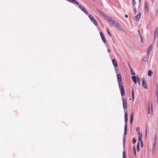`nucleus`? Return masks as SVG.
I'll use <instances>...</instances> for the list:
<instances>
[{
    "mask_svg": "<svg viewBox=\"0 0 158 158\" xmlns=\"http://www.w3.org/2000/svg\"><path fill=\"white\" fill-rule=\"evenodd\" d=\"M127 127H124V133L123 137H125V136L127 134Z\"/></svg>",
    "mask_w": 158,
    "mask_h": 158,
    "instance_id": "412c9836",
    "label": "nucleus"
},
{
    "mask_svg": "<svg viewBox=\"0 0 158 158\" xmlns=\"http://www.w3.org/2000/svg\"><path fill=\"white\" fill-rule=\"evenodd\" d=\"M142 85L143 87L147 89L148 88V86L146 84V81L145 80L144 78L143 77L142 79Z\"/></svg>",
    "mask_w": 158,
    "mask_h": 158,
    "instance_id": "423d86ee",
    "label": "nucleus"
},
{
    "mask_svg": "<svg viewBox=\"0 0 158 158\" xmlns=\"http://www.w3.org/2000/svg\"><path fill=\"white\" fill-rule=\"evenodd\" d=\"M110 49H107V51L108 52H110Z\"/></svg>",
    "mask_w": 158,
    "mask_h": 158,
    "instance_id": "09e8293b",
    "label": "nucleus"
},
{
    "mask_svg": "<svg viewBox=\"0 0 158 158\" xmlns=\"http://www.w3.org/2000/svg\"><path fill=\"white\" fill-rule=\"evenodd\" d=\"M133 151L134 152V154L135 156V158H137L136 157V149L135 148V147L134 146L133 147Z\"/></svg>",
    "mask_w": 158,
    "mask_h": 158,
    "instance_id": "b1692460",
    "label": "nucleus"
},
{
    "mask_svg": "<svg viewBox=\"0 0 158 158\" xmlns=\"http://www.w3.org/2000/svg\"><path fill=\"white\" fill-rule=\"evenodd\" d=\"M128 65L130 68V70H131V75H133V76H135V73L134 72L132 69L131 67V66L129 64Z\"/></svg>",
    "mask_w": 158,
    "mask_h": 158,
    "instance_id": "dca6fc26",
    "label": "nucleus"
},
{
    "mask_svg": "<svg viewBox=\"0 0 158 158\" xmlns=\"http://www.w3.org/2000/svg\"><path fill=\"white\" fill-rule=\"evenodd\" d=\"M140 146L141 147H143V142H140Z\"/></svg>",
    "mask_w": 158,
    "mask_h": 158,
    "instance_id": "58836bf2",
    "label": "nucleus"
},
{
    "mask_svg": "<svg viewBox=\"0 0 158 158\" xmlns=\"http://www.w3.org/2000/svg\"><path fill=\"white\" fill-rule=\"evenodd\" d=\"M132 3L133 5V7H135V5L136 4V2L135 0H132Z\"/></svg>",
    "mask_w": 158,
    "mask_h": 158,
    "instance_id": "c756f323",
    "label": "nucleus"
},
{
    "mask_svg": "<svg viewBox=\"0 0 158 158\" xmlns=\"http://www.w3.org/2000/svg\"><path fill=\"white\" fill-rule=\"evenodd\" d=\"M156 101L158 104V88L157 87L156 91Z\"/></svg>",
    "mask_w": 158,
    "mask_h": 158,
    "instance_id": "a211bd4d",
    "label": "nucleus"
},
{
    "mask_svg": "<svg viewBox=\"0 0 158 158\" xmlns=\"http://www.w3.org/2000/svg\"><path fill=\"white\" fill-rule=\"evenodd\" d=\"M155 146L156 145H155V144H153V145L152 147V150H154V149H155Z\"/></svg>",
    "mask_w": 158,
    "mask_h": 158,
    "instance_id": "c9c22d12",
    "label": "nucleus"
},
{
    "mask_svg": "<svg viewBox=\"0 0 158 158\" xmlns=\"http://www.w3.org/2000/svg\"><path fill=\"white\" fill-rule=\"evenodd\" d=\"M133 120H130V124H132L133 122Z\"/></svg>",
    "mask_w": 158,
    "mask_h": 158,
    "instance_id": "37998d69",
    "label": "nucleus"
},
{
    "mask_svg": "<svg viewBox=\"0 0 158 158\" xmlns=\"http://www.w3.org/2000/svg\"><path fill=\"white\" fill-rule=\"evenodd\" d=\"M152 72L151 70H149L148 71V76L150 77L152 75Z\"/></svg>",
    "mask_w": 158,
    "mask_h": 158,
    "instance_id": "aec40b11",
    "label": "nucleus"
},
{
    "mask_svg": "<svg viewBox=\"0 0 158 158\" xmlns=\"http://www.w3.org/2000/svg\"><path fill=\"white\" fill-rule=\"evenodd\" d=\"M134 10H133V12L134 14H135L136 13V9L135 8V7H134Z\"/></svg>",
    "mask_w": 158,
    "mask_h": 158,
    "instance_id": "72a5a7b5",
    "label": "nucleus"
},
{
    "mask_svg": "<svg viewBox=\"0 0 158 158\" xmlns=\"http://www.w3.org/2000/svg\"><path fill=\"white\" fill-rule=\"evenodd\" d=\"M133 114L132 113L130 115V120H133Z\"/></svg>",
    "mask_w": 158,
    "mask_h": 158,
    "instance_id": "c85d7f7f",
    "label": "nucleus"
},
{
    "mask_svg": "<svg viewBox=\"0 0 158 158\" xmlns=\"http://www.w3.org/2000/svg\"><path fill=\"white\" fill-rule=\"evenodd\" d=\"M139 35H140V38L141 39V42H142V40H143V39H142L143 36H142V35H141V34L140 33H139Z\"/></svg>",
    "mask_w": 158,
    "mask_h": 158,
    "instance_id": "4c0bfd02",
    "label": "nucleus"
},
{
    "mask_svg": "<svg viewBox=\"0 0 158 158\" xmlns=\"http://www.w3.org/2000/svg\"><path fill=\"white\" fill-rule=\"evenodd\" d=\"M156 135L155 136V140L154 141V142H153V144H155V145H156Z\"/></svg>",
    "mask_w": 158,
    "mask_h": 158,
    "instance_id": "cd10ccee",
    "label": "nucleus"
},
{
    "mask_svg": "<svg viewBox=\"0 0 158 158\" xmlns=\"http://www.w3.org/2000/svg\"><path fill=\"white\" fill-rule=\"evenodd\" d=\"M123 105L124 109H126L127 108V102L126 99L124 98H123Z\"/></svg>",
    "mask_w": 158,
    "mask_h": 158,
    "instance_id": "0eeeda50",
    "label": "nucleus"
},
{
    "mask_svg": "<svg viewBox=\"0 0 158 158\" xmlns=\"http://www.w3.org/2000/svg\"><path fill=\"white\" fill-rule=\"evenodd\" d=\"M88 17L94 25L97 26L98 24L97 22L93 16L89 14L88 15Z\"/></svg>",
    "mask_w": 158,
    "mask_h": 158,
    "instance_id": "7ed1b4c3",
    "label": "nucleus"
},
{
    "mask_svg": "<svg viewBox=\"0 0 158 158\" xmlns=\"http://www.w3.org/2000/svg\"><path fill=\"white\" fill-rule=\"evenodd\" d=\"M139 2H140L141 0H139Z\"/></svg>",
    "mask_w": 158,
    "mask_h": 158,
    "instance_id": "8fccbe9b",
    "label": "nucleus"
},
{
    "mask_svg": "<svg viewBox=\"0 0 158 158\" xmlns=\"http://www.w3.org/2000/svg\"><path fill=\"white\" fill-rule=\"evenodd\" d=\"M138 32L139 33H139H140V30H139L138 31Z\"/></svg>",
    "mask_w": 158,
    "mask_h": 158,
    "instance_id": "49530a36",
    "label": "nucleus"
},
{
    "mask_svg": "<svg viewBox=\"0 0 158 158\" xmlns=\"http://www.w3.org/2000/svg\"><path fill=\"white\" fill-rule=\"evenodd\" d=\"M78 7L82 11H83L84 13H85L86 15H88V12L85 9V8L84 7L79 4L78 5Z\"/></svg>",
    "mask_w": 158,
    "mask_h": 158,
    "instance_id": "39448f33",
    "label": "nucleus"
},
{
    "mask_svg": "<svg viewBox=\"0 0 158 158\" xmlns=\"http://www.w3.org/2000/svg\"><path fill=\"white\" fill-rule=\"evenodd\" d=\"M117 77L121 95L122 96H123L125 95L124 89V86L122 85V79L121 75L119 73L117 74Z\"/></svg>",
    "mask_w": 158,
    "mask_h": 158,
    "instance_id": "f257e3e1",
    "label": "nucleus"
},
{
    "mask_svg": "<svg viewBox=\"0 0 158 158\" xmlns=\"http://www.w3.org/2000/svg\"><path fill=\"white\" fill-rule=\"evenodd\" d=\"M118 29L121 31H123L124 30L123 29L122 27L118 23L116 26Z\"/></svg>",
    "mask_w": 158,
    "mask_h": 158,
    "instance_id": "9b49d317",
    "label": "nucleus"
},
{
    "mask_svg": "<svg viewBox=\"0 0 158 158\" xmlns=\"http://www.w3.org/2000/svg\"><path fill=\"white\" fill-rule=\"evenodd\" d=\"M157 47H158V44H157Z\"/></svg>",
    "mask_w": 158,
    "mask_h": 158,
    "instance_id": "3c124183",
    "label": "nucleus"
},
{
    "mask_svg": "<svg viewBox=\"0 0 158 158\" xmlns=\"http://www.w3.org/2000/svg\"><path fill=\"white\" fill-rule=\"evenodd\" d=\"M144 9L146 12H148L149 9L148 5L146 2L144 3Z\"/></svg>",
    "mask_w": 158,
    "mask_h": 158,
    "instance_id": "9d476101",
    "label": "nucleus"
},
{
    "mask_svg": "<svg viewBox=\"0 0 158 158\" xmlns=\"http://www.w3.org/2000/svg\"><path fill=\"white\" fill-rule=\"evenodd\" d=\"M107 32L108 34L109 35H110L111 37V34L110 33V31H109L108 29H107Z\"/></svg>",
    "mask_w": 158,
    "mask_h": 158,
    "instance_id": "2f4dec72",
    "label": "nucleus"
},
{
    "mask_svg": "<svg viewBox=\"0 0 158 158\" xmlns=\"http://www.w3.org/2000/svg\"><path fill=\"white\" fill-rule=\"evenodd\" d=\"M136 148L137 152H139L140 150L139 146H137Z\"/></svg>",
    "mask_w": 158,
    "mask_h": 158,
    "instance_id": "7c9ffc66",
    "label": "nucleus"
},
{
    "mask_svg": "<svg viewBox=\"0 0 158 158\" xmlns=\"http://www.w3.org/2000/svg\"><path fill=\"white\" fill-rule=\"evenodd\" d=\"M132 79L134 82L135 84L137 83V77L135 76H132L131 77Z\"/></svg>",
    "mask_w": 158,
    "mask_h": 158,
    "instance_id": "4468645a",
    "label": "nucleus"
},
{
    "mask_svg": "<svg viewBox=\"0 0 158 158\" xmlns=\"http://www.w3.org/2000/svg\"><path fill=\"white\" fill-rule=\"evenodd\" d=\"M112 62L114 68L118 67V64L116 60L115 59H113L112 60Z\"/></svg>",
    "mask_w": 158,
    "mask_h": 158,
    "instance_id": "1a4fd4ad",
    "label": "nucleus"
},
{
    "mask_svg": "<svg viewBox=\"0 0 158 158\" xmlns=\"http://www.w3.org/2000/svg\"><path fill=\"white\" fill-rule=\"evenodd\" d=\"M151 110L152 112V111H153V107H152V104L151 105Z\"/></svg>",
    "mask_w": 158,
    "mask_h": 158,
    "instance_id": "79ce46f5",
    "label": "nucleus"
},
{
    "mask_svg": "<svg viewBox=\"0 0 158 158\" xmlns=\"http://www.w3.org/2000/svg\"><path fill=\"white\" fill-rule=\"evenodd\" d=\"M148 114H149L150 113V106H149V104H148Z\"/></svg>",
    "mask_w": 158,
    "mask_h": 158,
    "instance_id": "a19ab883",
    "label": "nucleus"
},
{
    "mask_svg": "<svg viewBox=\"0 0 158 158\" xmlns=\"http://www.w3.org/2000/svg\"><path fill=\"white\" fill-rule=\"evenodd\" d=\"M128 117H124L125 126L124 127H127V123Z\"/></svg>",
    "mask_w": 158,
    "mask_h": 158,
    "instance_id": "f3484780",
    "label": "nucleus"
},
{
    "mask_svg": "<svg viewBox=\"0 0 158 158\" xmlns=\"http://www.w3.org/2000/svg\"><path fill=\"white\" fill-rule=\"evenodd\" d=\"M125 142H126V137H123V149L124 150H125Z\"/></svg>",
    "mask_w": 158,
    "mask_h": 158,
    "instance_id": "2eb2a0df",
    "label": "nucleus"
},
{
    "mask_svg": "<svg viewBox=\"0 0 158 158\" xmlns=\"http://www.w3.org/2000/svg\"><path fill=\"white\" fill-rule=\"evenodd\" d=\"M97 11L99 12L101 15L103 16L105 18L107 19L109 18V16H107L106 14H105L103 12L100 10L99 9L97 8L96 9Z\"/></svg>",
    "mask_w": 158,
    "mask_h": 158,
    "instance_id": "20e7f679",
    "label": "nucleus"
},
{
    "mask_svg": "<svg viewBox=\"0 0 158 158\" xmlns=\"http://www.w3.org/2000/svg\"><path fill=\"white\" fill-rule=\"evenodd\" d=\"M138 141L139 142V141H140V142H143L142 139H141V138H140V137H139L138 138Z\"/></svg>",
    "mask_w": 158,
    "mask_h": 158,
    "instance_id": "e433bc0d",
    "label": "nucleus"
},
{
    "mask_svg": "<svg viewBox=\"0 0 158 158\" xmlns=\"http://www.w3.org/2000/svg\"><path fill=\"white\" fill-rule=\"evenodd\" d=\"M152 44H151L148 48V51L147 52V55L148 56L149 54L151 52V50H152V49H151V48H152Z\"/></svg>",
    "mask_w": 158,
    "mask_h": 158,
    "instance_id": "f8f14e48",
    "label": "nucleus"
},
{
    "mask_svg": "<svg viewBox=\"0 0 158 158\" xmlns=\"http://www.w3.org/2000/svg\"><path fill=\"white\" fill-rule=\"evenodd\" d=\"M138 135H139V137H140V138H141V137H142V133L139 134Z\"/></svg>",
    "mask_w": 158,
    "mask_h": 158,
    "instance_id": "ea45409f",
    "label": "nucleus"
},
{
    "mask_svg": "<svg viewBox=\"0 0 158 158\" xmlns=\"http://www.w3.org/2000/svg\"><path fill=\"white\" fill-rule=\"evenodd\" d=\"M94 1H95V0H93Z\"/></svg>",
    "mask_w": 158,
    "mask_h": 158,
    "instance_id": "864d4df0",
    "label": "nucleus"
},
{
    "mask_svg": "<svg viewBox=\"0 0 158 158\" xmlns=\"http://www.w3.org/2000/svg\"><path fill=\"white\" fill-rule=\"evenodd\" d=\"M124 117H127V112H126L125 113Z\"/></svg>",
    "mask_w": 158,
    "mask_h": 158,
    "instance_id": "f704fd0d",
    "label": "nucleus"
},
{
    "mask_svg": "<svg viewBox=\"0 0 158 158\" xmlns=\"http://www.w3.org/2000/svg\"><path fill=\"white\" fill-rule=\"evenodd\" d=\"M136 131L138 135H139V134H140V130L139 129V127H138L136 129Z\"/></svg>",
    "mask_w": 158,
    "mask_h": 158,
    "instance_id": "a878e982",
    "label": "nucleus"
},
{
    "mask_svg": "<svg viewBox=\"0 0 158 158\" xmlns=\"http://www.w3.org/2000/svg\"><path fill=\"white\" fill-rule=\"evenodd\" d=\"M109 21L111 25L113 26L116 27L118 22L117 21L114 20L112 18L109 17V18L107 19Z\"/></svg>",
    "mask_w": 158,
    "mask_h": 158,
    "instance_id": "f03ea898",
    "label": "nucleus"
},
{
    "mask_svg": "<svg viewBox=\"0 0 158 158\" xmlns=\"http://www.w3.org/2000/svg\"><path fill=\"white\" fill-rule=\"evenodd\" d=\"M123 158H126V153L125 150H123Z\"/></svg>",
    "mask_w": 158,
    "mask_h": 158,
    "instance_id": "393cba45",
    "label": "nucleus"
},
{
    "mask_svg": "<svg viewBox=\"0 0 158 158\" xmlns=\"http://www.w3.org/2000/svg\"><path fill=\"white\" fill-rule=\"evenodd\" d=\"M139 144H140V142H138L137 143V146H139Z\"/></svg>",
    "mask_w": 158,
    "mask_h": 158,
    "instance_id": "c03bdc74",
    "label": "nucleus"
},
{
    "mask_svg": "<svg viewBox=\"0 0 158 158\" xmlns=\"http://www.w3.org/2000/svg\"><path fill=\"white\" fill-rule=\"evenodd\" d=\"M132 141H133V144H134L135 143V142H136V140L135 139V137H134L133 138V139H132Z\"/></svg>",
    "mask_w": 158,
    "mask_h": 158,
    "instance_id": "473e14b6",
    "label": "nucleus"
},
{
    "mask_svg": "<svg viewBox=\"0 0 158 158\" xmlns=\"http://www.w3.org/2000/svg\"><path fill=\"white\" fill-rule=\"evenodd\" d=\"M132 100L133 101L134 99L135 96H134V90H133V88H132Z\"/></svg>",
    "mask_w": 158,
    "mask_h": 158,
    "instance_id": "5701e85b",
    "label": "nucleus"
},
{
    "mask_svg": "<svg viewBox=\"0 0 158 158\" xmlns=\"http://www.w3.org/2000/svg\"><path fill=\"white\" fill-rule=\"evenodd\" d=\"M125 17L126 18H127L128 17V15H127V14H126L125 15Z\"/></svg>",
    "mask_w": 158,
    "mask_h": 158,
    "instance_id": "a18cd8bd",
    "label": "nucleus"
},
{
    "mask_svg": "<svg viewBox=\"0 0 158 158\" xmlns=\"http://www.w3.org/2000/svg\"><path fill=\"white\" fill-rule=\"evenodd\" d=\"M141 12H139L138 14L135 16V18L136 19V21H138L139 20L141 17Z\"/></svg>",
    "mask_w": 158,
    "mask_h": 158,
    "instance_id": "ddd939ff",
    "label": "nucleus"
},
{
    "mask_svg": "<svg viewBox=\"0 0 158 158\" xmlns=\"http://www.w3.org/2000/svg\"><path fill=\"white\" fill-rule=\"evenodd\" d=\"M157 47V51H158V47Z\"/></svg>",
    "mask_w": 158,
    "mask_h": 158,
    "instance_id": "603ef678",
    "label": "nucleus"
},
{
    "mask_svg": "<svg viewBox=\"0 0 158 158\" xmlns=\"http://www.w3.org/2000/svg\"><path fill=\"white\" fill-rule=\"evenodd\" d=\"M137 81H138V84L139 85H140V79H139V77L138 76L137 77Z\"/></svg>",
    "mask_w": 158,
    "mask_h": 158,
    "instance_id": "bb28decb",
    "label": "nucleus"
},
{
    "mask_svg": "<svg viewBox=\"0 0 158 158\" xmlns=\"http://www.w3.org/2000/svg\"><path fill=\"white\" fill-rule=\"evenodd\" d=\"M100 34L101 38L102 40L104 43L106 42V40L104 37V34L102 32H101L100 33Z\"/></svg>",
    "mask_w": 158,
    "mask_h": 158,
    "instance_id": "6e6552de",
    "label": "nucleus"
},
{
    "mask_svg": "<svg viewBox=\"0 0 158 158\" xmlns=\"http://www.w3.org/2000/svg\"><path fill=\"white\" fill-rule=\"evenodd\" d=\"M152 3H154V2H155V0H152Z\"/></svg>",
    "mask_w": 158,
    "mask_h": 158,
    "instance_id": "de8ad7c7",
    "label": "nucleus"
},
{
    "mask_svg": "<svg viewBox=\"0 0 158 158\" xmlns=\"http://www.w3.org/2000/svg\"><path fill=\"white\" fill-rule=\"evenodd\" d=\"M148 57H143L142 58V60L143 61L146 62L147 60H148Z\"/></svg>",
    "mask_w": 158,
    "mask_h": 158,
    "instance_id": "4be33fe9",
    "label": "nucleus"
},
{
    "mask_svg": "<svg viewBox=\"0 0 158 158\" xmlns=\"http://www.w3.org/2000/svg\"><path fill=\"white\" fill-rule=\"evenodd\" d=\"M155 36H157L158 35V28L156 27L155 30L154 31Z\"/></svg>",
    "mask_w": 158,
    "mask_h": 158,
    "instance_id": "6ab92c4d",
    "label": "nucleus"
}]
</instances>
